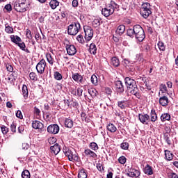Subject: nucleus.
<instances>
[{"label": "nucleus", "instance_id": "nucleus-2", "mask_svg": "<svg viewBox=\"0 0 178 178\" xmlns=\"http://www.w3.org/2000/svg\"><path fill=\"white\" fill-rule=\"evenodd\" d=\"M133 29L136 39L138 40L139 42H143L145 38V33L143 27L140 25H134Z\"/></svg>", "mask_w": 178, "mask_h": 178}, {"label": "nucleus", "instance_id": "nucleus-49", "mask_svg": "<svg viewBox=\"0 0 178 178\" xmlns=\"http://www.w3.org/2000/svg\"><path fill=\"white\" fill-rule=\"evenodd\" d=\"M158 47L160 51H165V44L163 42H159Z\"/></svg>", "mask_w": 178, "mask_h": 178}, {"label": "nucleus", "instance_id": "nucleus-55", "mask_svg": "<svg viewBox=\"0 0 178 178\" xmlns=\"http://www.w3.org/2000/svg\"><path fill=\"white\" fill-rule=\"evenodd\" d=\"M10 130L13 133H16V123L13 122L10 125Z\"/></svg>", "mask_w": 178, "mask_h": 178}, {"label": "nucleus", "instance_id": "nucleus-22", "mask_svg": "<svg viewBox=\"0 0 178 178\" xmlns=\"http://www.w3.org/2000/svg\"><path fill=\"white\" fill-rule=\"evenodd\" d=\"M124 31H126V26L122 24L118 26L115 33L116 34H118V35H122Z\"/></svg>", "mask_w": 178, "mask_h": 178}, {"label": "nucleus", "instance_id": "nucleus-8", "mask_svg": "<svg viewBox=\"0 0 178 178\" xmlns=\"http://www.w3.org/2000/svg\"><path fill=\"white\" fill-rule=\"evenodd\" d=\"M47 66V62L44 59H42L36 65V70L40 74H44L45 72V67Z\"/></svg>", "mask_w": 178, "mask_h": 178}, {"label": "nucleus", "instance_id": "nucleus-54", "mask_svg": "<svg viewBox=\"0 0 178 178\" xmlns=\"http://www.w3.org/2000/svg\"><path fill=\"white\" fill-rule=\"evenodd\" d=\"M118 105L119 108H120L121 109H124L126 108L124 106V101L118 102Z\"/></svg>", "mask_w": 178, "mask_h": 178}, {"label": "nucleus", "instance_id": "nucleus-7", "mask_svg": "<svg viewBox=\"0 0 178 178\" xmlns=\"http://www.w3.org/2000/svg\"><path fill=\"white\" fill-rule=\"evenodd\" d=\"M65 156H67L69 161L79 162V155L77 154H73V152L70 149H67L64 152Z\"/></svg>", "mask_w": 178, "mask_h": 178}, {"label": "nucleus", "instance_id": "nucleus-41", "mask_svg": "<svg viewBox=\"0 0 178 178\" xmlns=\"http://www.w3.org/2000/svg\"><path fill=\"white\" fill-rule=\"evenodd\" d=\"M88 93L90 94V95H91V97H92V98L97 97V90H95V88L89 89Z\"/></svg>", "mask_w": 178, "mask_h": 178}, {"label": "nucleus", "instance_id": "nucleus-58", "mask_svg": "<svg viewBox=\"0 0 178 178\" xmlns=\"http://www.w3.org/2000/svg\"><path fill=\"white\" fill-rule=\"evenodd\" d=\"M105 92L108 95H111V94H112V89H111L110 88H105Z\"/></svg>", "mask_w": 178, "mask_h": 178}, {"label": "nucleus", "instance_id": "nucleus-16", "mask_svg": "<svg viewBox=\"0 0 178 178\" xmlns=\"http://www.w3.org/2000/svg\"><path fill=\"white\" fill-rule=\"evenodd\" d=\"M116 91L118 92H124V86H123V83L121 81H117L115 83Z\"/></svg>", "mask_w": 178, "mask_h": 178}, {"label": "nucleus", "instance_id": "nucleus-48", "mask_svg": "<svg viewBox=\"0 0 178 178\" xmlns=\"http://www.w3.org/2000/svg\"><path fill=\"white\" fill-rule=\"evenodd\" d=\"M1 129L2 134L4 135L8 134V132L9 131V129H8V127H6V126L5 125H2L1 127Z\"/></svg>", "mask_w": 178, "mask_h": 178}, {"label": "nucleus", "instance_id": "nucleus-50", "mask_svg": "<svg viewBox=\"0 0 178 178\" xmlns=\"http://www.w3.org/2000/svg\"><path fill=\"white\" fill-rule=\"evenodd\" d=\"M76 40L78 42H80V44H84V38H83V35H79L76 37Z\"/></svg>", "mask_w": 178, "mask_h": 178}, {"label": "nucleus", "instance_id": "nucleus-51", "mask_svg": "<svg viewBox=\"0 0 178 178\" xmlns=\"http://www.w3.org/2000/svg\"><path fill=\"white\" fill-rule=\"evenodd\" d=\"M54 78L56 79V80H62V74L58 72H56L54 73Z\"/></svg>", "mask_w": 178, "mask_h": 178}, {"label": "nucleus", "instance_id": "nucleus-3", "mask_svg": "<svg viewBox=\"0 0 178 178\" xmlns=\"http://www.w3.org/2000/svg\"><path fill=\"white\" fill-rule=\"evenodd\" d=\"M151 4L148 2L143 3L140 8V15L144 19H148L149 15L152 13L151 10Z\"/></svg>", "mask_w": 178, "mask_h": 178}, {"label": "nucleus", "instance_id": "nucleus-62", "mask_svg": "<svg viewBox=\"0 0 178 178\" xmlns=\"http://www.w3.org/2000/svg\"><path fill=\"white\" fill-rule=\"evenodd\" d=\"M6 69L8 70V72H13V67L10 65H6Z\"/></svg>", "mask_w": 178, "mask_h": 178}, {"label": "nucleus", "instance_id": "nucleus-37", "mask_svg": "<svg viewBox=\"0 0 178 178\" xmlns=\"http://www.w3.org/2000/svg\"><path fill=\"white\" fill-rule=\"evenodd\" d=\"M89 148L92 149V151H98L99 149L98 145L95 142L90 143L89 145Z\"/></svg>", "mask_w": 178, "mask_h": 178}, {"label": "nucleus", "instance_id": "nucleus-40", "mask_svg": "<svg viewBox=\"0 0 178 178\" xmlns=\"http://www.w3.org/2000/svg\"><path fill=\"white\" fill-rule=\"evenodd\" d=\"M46 58L47 60V62L50 64V65H54V58H52V56L51 55V54H47L46 55Z\"/></svg>", "mask_w": 178, "mask_h": 178}, {"label": "nucleus", "instance_id": "nucleus-56", "mask_svg": "<svg viewBox=\"0 0 178 178\" xmlns=\"http://www.w3.org/2000/svg\"><path fill=\"white\" fill-rule=\"evenodd\" d=\"M16 116L19 119H23V114L22 113V111L18 110L16 113Z\"/></svg>", "mask_w": 178, "mask_h": 178}, {"label": "nucleus", "instance_id": "nucleus-31", "mask_svg": "<svg viewBox=\"0 0 178 178\" xmlns=\"http://www.w3.org/2000/svg\"><path fill=\"white\" fill-rule=\"evenodd\" d=\"M89 51L90 54H92V55H97V49L95 44L91 43L90 44Z\"/></svg>", "mask_w": 178, "mask_h": 178}, {"label": "nucleus", "instance_id": "nucleus-21", "mask_svg": "<svg viewBox=\"0 0 178 178\" xmlns=\"http://www.w3.org/2000/svg\"><path fill=\"white\" fill-rule=\"evenodd\" d=\"M164 154H165V161H173V157L175 156V154H173V153L170 152V150H165L164 151Z\"/></svg>", "mask_w": 178, "mask_h": 178}, {"label": "nucleus", "instance_id": "nucleus-20", "mask_svg": "<svg viewBox=\"0 0 178 178\" xmlns=\"http://www.w3.org/2000/svg\"><path fill=\"white\" fill-rule=\"evenodd\" d=\"M130 93L132 94V95H135V97H136L138 99H141V93L140 92V90H138V88H137V86H136L135 88H132Z\"/></svg>", "mask_w": 178, "mask_h": 178}, {"label": "nucleus", "instance_id": "nucleus-63", "mask_svg": "<svg viewBox=\"0 0 178 178\" xmlns=\"http://www.w3.org/2000/svg\"><path fill=\"white\" fill-rule=\"evenodd\" d=\"M18 131H19V133H20L22 134V133H23V131H24V127H23V126L19 127Z\"/></svg>", "mask_w": 178, "mask_h": 178}, {"label": "nucleus", "instance_id": "nucleus-12", "mask_svg": "<svg viewBox=\"0 0 178 178\" xmlns=\"http://www.w3.org/2000/svg\"><path fill=\"white\" fill-rule=\"evenodd\" d=\"M47 131L50 134H58L59 133V126L56 124H51L47 127Z\"/></svg>", "mask_w": 178, "mask_h": 178}, {"label": "nucleus", "instance_id": "nucleus-6", "mask_svg": "<svg viewBox=\"0 0 178 178\" xmlns=\"http://www.w3.org/2000/svg\"><path fill=\"white\" fill-rule=\"evenodd\" d=\"M14 8L17 12H19L20 13L26 12V10H27V4H26V0L19 1L18 3L15 5Z\"/></svg>", "mask_w": 178, "mask_h": 178}, {"label": "nucleus", "instance_id": "nucleus-13", "mask_svg": "<svg viewBox=\"0 0 178 178\" xmlns=\"http://www.w3.org/2000/svg\"><path fill=\"white\" fill-rule=\"evenodd\" d=\"M141 175V172L138 170H136L134 168H130L129 170V172H127V176L129 177H140V175Z\"/></svg>", "mask_w": 178, "mask_h": 178}, {"label": "nucleus", "instance_id": "nucleus-38", "mask_svg": "<svg viewBox=\"0 0 178 178\" xmlns=\"http://www.w3.org/2000/svg\"><path fill=\"white\" fill-rule=\"evenodd\" d=\"M164 140L168 144V145H170L172 144V142L170 141V134L166 133L164 134Z\"/></svg>", "mask_w": 178, "mask_h": 178}, {"label": "nucleus", "instance_id": "nucleus-30", "mask_svg": "<svg viewBox=\"0 0 178 178\" xmlns=\"http://www.w3.org/2000/svg\"><path fill=\"white\" fill-rule=\"evenodd\" d=\"M17 45H18L22 51H24V52H26V54H30V50L26 48V44L24 43V42H22L21 43L19 42Z\"/></svg>", "mask_w": 178, "mask_h": 178}, {"label": "nucleus", "instance_id": "nucleus-25", "mask_svg": "<svg viewBox=\"0 0 178 178\" xmlns=\"http://www.w3.org/2000/svg\"><path fill=\"white\" fill-rule=\"evenodd\" d=\"M111 65L114 66V67H118L120 65V61L117 57H113L111 60Z\"/></svg>", "mask_w": 178, "mask_h": 178}, {"label": "nucleus", "instance_id": "nucleus-52", "mask_svg": "<svg viewBox=\"0 0 178 178\" xmlns=\"http://www.w3.org/2000/svg\"><path fill=\"white\" fill-rule=\"evenodd\" d=\"M48 141L49 144H50V145H52L53 144H55V143H56V138L51 137L48 139Z\"/></svg>", "mask_w": 178, "mask_h": 178}, {"label": "nucleus", "instance_id": "nucleus-24", "mask_svg": "<svg viewBox=\"0 0 178 178\" xmlns=\"http://www.w3.org/2000/svg\"><path fill=\"white\" fill-rule=\"evenodd\" d=\"M102 23V19H101V18H96L92 22V27H95V29H97V27H99L101 26Z\"/></svg>", "mask_w": 178, "mask_h": 178}, {"label": "nucleus", "instance_id": "nucleus-23", "mask_svg": "<svg viewBox=\"0 0 178 178\" xmlns=\"http://www.w3.org/2000/svg\"><path fill=\"white\" fill-rule=\"evenodd\" d=\"M84 154L86 156H90V158H97V154L90 149H85Z\"/></svg>", "mask_w": 178, "mask_h": 178}, {"label": "nucleus", "instance_id": "nucleus-57", "mask_svg": "<svg viewBox=\"0 0 178 178\" xmlns=\"http://www.w3.org/2000/svg\"><path fill=\"white\" fill-rule=\"evenodd\" d=\"M76 91L78 97H81V95H83V89L78 88Z\"/></svg>", "mask_w": 178, "mask_h": 178}, {"label": "nucleus", "instance_id": "nucleus-43", "mask_svg": "<svg viewBox=\"0 0 178 178\" xmlns=\"http://www.w3.org/2000/svg\"><path fill=\"white\" fill-rule=\"evenodd\" d=\"M127 161V159H126V157L124 156H121L120 157H119L118 159V162L119 163H120L121 165H124V163H126V161Z\"/></svg>", "mask_w": 178, "mask_h": 178}, {"label": "nucleus", "instance_id": "nucleus-35", "mask_svg": "<svg viewBox=\"0 0 178 178\" xmlns=\"http://www.w3.org/2000/svg\"><path fill=\"white\" fill-rule=\"evenodd\" d=\"M161 120L162 122H166V120H170V115L169 113H163L161 115Z\"/></svg>", "mask_w": 178, "mask_h": 178}, {"label": "nucleus", "instance_id": "nucleus-5", "mask_svg": "<svg viewBox=\"0 0 178 178\" xmlns=\"http://www.w3.org/2000/svg\"><path fill=\"white\" fill-rule=\"evenodd\" d=\"M83 30L86 42L91 41V40H92V37H94V30H92V28L90 26L86 25L83 26Z\"/></svg>", "mask_w": 178, "mask_h": 178}, {"label": "nucleus", "instance_id": "nucleus-17", "mask_svg": "<svg viewBox=\"0 0 178 178\" xmlns=\"http://www.w3.org/2000/svg\"><path fill=\"white\" fill-rule=\"evenodd\" d=\"M51 152L53 155H58L60 152V146L56 143L54 146L50 147Z\"/></svg>", "mask_w": 178, "mask_h": 178}, {"label": "nucleus", "instance_id": "nucleus-33", "mask_svg": "<svg viewBox=\"0 0 178 178\" xmlns=\"http://www.w3.org/2000/svg\"><path fill=\"white\" fill-rule=\"evenodd\" d=\"M49 6L52 9H56L59 6V1L58 0H51Z\"/></svg>", "mask_w": 178, "mask_h": 178}, {"label": "nucleus", "instance_id": "nucleus-60", "mask_svg": "<svg viewBox=\"0 0 178 178\" xmlns=\"http://www.w3.org/2000/svg\"><path fill=\"white\" fill-rule=\"evenodd\" d=\"M72 6L73 8H77V6H79V1L77 0H73Z\"/></svg>", "mask_w": 178, "mask_h": 178}, {"label": "nucleus", "instance_id": "nucleus-1", "mask_svg": "<svg viewBox=\"0 0 178 178\" xmlns=\"http://www.w3.org/2000/svg\"><path fill=\"white\" fill-rule=\"evenodd\" d=\"M116 8H118V4L115 1H111L106 8L102 10V14L103 16H105V17H109L111 15H113Z\"/></svg>", "mask_w": 178, "mask_h": 178}, {"label": "nucleus", "instance_id": "nucleus-53", "mask_svg": "<svg viewBox=\"0 0 178 178\" xmlns=\"http://www.w3.org/2000/svg\"><path fill=\"white\" fill-rule=\"evenodd\" d=\"M26 35L29 40H31L33 38V35H31V31L30 29H26Z\"/></svg>", "mask_w": 178, "mask_h": 178}, {"label": "nucleus", "instance_id": "nucleus-14", "mask_svg": "<svg viewBox=\"0 0 178 178\" xmlns=\"http://www.w3.org/2000/svg\"><path fill=\"white\" fill-rule=\"evenodd\" d=\"M32 127L35 130H40V131H42V129H44V124H42V122L40 121L34 120L32 122Z\"/></svg>", "mask_w": 178, "mask_h": 178}, {"label": "nucleus", "instance_id": "nucleus-42", "mask_svg": "<svg viewBox=\"0 0 178 178\" xmlns=\"http://www.w3.org/2000/svg\"><path fill=\"white\" fill-rule=\"evenodd\" d=\"M29 78L33 81H37V80H38V78H37V74L35 72H31L29 74Z\"/></svg>", "mask_w": 178, "mask_h": 178}, {"label": "nucleus", "instance_id": "nucleus-26", "mask_svg": "<svg viewBox=\"0 0 178 178\" xmlns=\"http://www.w3.org/2000/svg\"><path fill=\"white\" fill-rule=\"evenodd\" d=\"M22 92L24 99H27V98H29V89L27 88V86L23 85Z\"/></svg>", "mask_w": 178, "mask_h": 178}, {"label": "nucleus", "instance_id": "nucleus-18", "mask_svg": "<svg viewBox=\"0 0 178 178\" xmlns=\"http://www.w3.org/2000/svg\"><path fill=\"white\" fill-rule=\"evenodd\" d=\"M143 172L147 176H151L152 175H154V170H152V167H151V165H149V164H147L145 166V168H143Z\"/></svg>", "mask_w": 178, "mask_h": 178}, {"label": "nucleus", "instance_id": "nucleus-9", "mask_svg": "<svg viewBox=\"0 0 178 178\" xmlns=\"http://www.w3.org/2000/svg\"><path fill=\"white\" fill-rule=\"evenodd\" d=\"M67 54L70 55V56H73V55H76L77 54V49H76V47L73 44H67L65 45Z\"/></svg>", "mask_w": 178, "mask_h": 178}, {"label": "nucleus", "instance_id": "nucleus-27", "mask_svg": "<svg viewBox=\"0 0 178 178\" xmlns=\"http://www.w3.org/2000/svg\"><path fill=\"white\" fill-rule=\"evenodd\" d=\"M10 40L12 42H14V44H16L17 45L19 43L22 42V38L17 35H12L10 36Z\"/></svg>", "mask_w": 178, "mask_h": 178}, {"label": "nucleus", "instance_id": "nucleus-28", "mask_svg": "<svg viewBox=\"0 0 178 178\" xmlns=\"http://www.w3.org/2000/svg\"><path fill=\"white\" fill-rule=\"evenodd\" d=\"M106 129L108 131H110V133H116V131L118 130V128H116V126H115V124L112 123H109L107 125Z\"/></svg>", "mask_w": 178, "mask_h": 178}, {"label": "nucleus", "instance_id": "nucleus-45", "mask_svg": "<svg viewBox=\"0 0 178 178\" xmlns=\"http://www.w3.org/2000/svg\"><path fill=\"white\" fill-rule=\"evenodd\" d=\"M160 91L162 92V94H165V92H167L168 88L166 87V85L165 84L160 85Z\"/></svg>", "mask_w": 178, "mask_h": 178}, {"label": "nucleus", "instance_id": "nucleus-47", "mask_svg": "<svg viewBox=\"0 0 178 178\" xmlns=\"http://www.w3.org/2000/svg\"><path fill=\"white\" fill-rule=\"evenodd\" d=\"M120 147L122 149L127 150L129 149V143L123 142L122 143H121Z\"/></svg>", "mask_w": 178, "mask_h": 178}, {"label": "nucleus", "instance_id": "nucleus-32", "mask_svg": "<svg viewBox=\"0 0 178 178\" xmlns=\"http://www.w3.org/2000/svg\"><path fill=\"white\" fill-rule=\"evenodd\" d=\"M65 126L68 129H72V127H73V120L70 118H66L65 120Z\"/></svg>", "mask_w": 178, "mask_h": 178}, {"label": "nucleus", "instance_id": "nucleus-36", "mask_svg": "<svg viewBox=\"0 0 178 178\" xmlns=\"http://www.w3.org/2000/svg\"><path fill=\"white\" fill-rule=\"evenodd\" d=\"M78 177L87 178V172L84 169H81L78 174Z\"/></svg>", "mask_w": 178, "mask_h": 178}, {"label": "nucleus", "instance_id": "nucleus-10", "mask_svg": "<svg viewBox=\"0 0 178 178\" xmlns=\"http://www.w3.org/2000/svg\"><path fill=\"white\" fill-rule=\"evenodd\" d=\"M138 120L143 124H148V122L150 120L149 115L145 113L138 114Z\"/></svg>", "mask_w": 178, "mask_h": 178}, {"label": "nucleus", "instance_id": "nucleus-64", "mask_svg": "<svg viewBox=\"0 0 178 178\" xmlns=\"http://www.w3.org/2000/svg\"><path fill=\"white\" fill-rule=\"evenodd\" d=\"M169 176H170V177H171V178H178L177 175H176V173H174V172L170 173V174L169 175Z\"/></svg>", "mask_w": 178, "mask_h": 178}, {"label": "nucleus", "instance_id": "nucleus-4", "mask_svg": "<svg viewBox=\"0 0 178 178\" xmlns=\"http://www.w3.org/2000/svg\"><path fill=\"white\" fill-rule=\"evenodd\" d=\"M81 26L79 22H74L69 25L67 29V33L70 35H76V34L80 31Z\"/></svg>", "mask_w": 178, "mask_h": 178}, {"label": "nucleus", "instance_id": "nucleus-46", "mask_svg": "<svg viewBox=\"0 0 178 178\" xmlns=\"http://www.w3.org/2000/svg\"><path fill=\"white\" fill-rule=\"evenodd\" d=\"M5 31L8 33V34H12L13 33V28L9 25H6Z\"/></svg>", "mask_w": 178, "mask_h": 178}, {"label": "nucleus", "instance_id": "nucleus-15", "mask_svg": "<svg viewBox=\"0 0 178 178\" xmlns=\"http://www.w3.org/2000/svg\"><path fill=\"white\" fill-rule=\"evenodd\" d=\"M72 79L76 83H80L81 84H84V79L83 78V76H81L79 73L73 74Z\"/></svg>", "mask_w": 178, "mask_h": 178}, {"label": "nucleus", "instance_id": "nucleus-61", "mask_svg": "<svg viewBox=\"0 0 178 178\" xmlns=\"http://www.w3.org/2000/svg\"><path fill=\"white\" fill-rule=\"evenodd\" d=\"M5 9L8 10V12H10V10H12V6L10 4H7L5 6Z\"/></svg>", "mask_w": 178, "mask_h": 178}, {"label": "nucleus", "instance_id": "nucleus-11", "mask_svg": "<svg viewBox=\"0 0 178 178\" xmlns=\"http://www.w3.org/2000/svg\"><path fill=\"white\" fill-rule=\"evenodd\" d=\"M124 81L127 88H134L137 87V83H136L135 80L130 77H126L124 79Z\"/></svg>", "mask_w": 178, "mask_h": 178}, {"label": "nucleus", "instance_id": "nucleus-29", "mask_svg": "<svg viewBox=\"0 0 178 178\" xmlns=\"http://www.w3.org/2000/svg\"><path fill=\"white\" fill-rule=\"evenodd\" d=\"M149 118L151 122H155L156 120H158V115H156V112H155V110H151Z\"/></svg>", "mask_w": 178, "mask_h": 178}, {"label": "nucleus", "instance_id": "nucleus-44", "mask_svg": "<svg viewBox=\"0 0 178 178\" xmlns=\"http://www.w3.org/2000/svg\"><path fill=\"white\" fill-rule=\"evenodd\" d=\"M127 34L129 37H131V38H133L134 37V29H129L127 31Z\"/></svg>", "mask_w": 178, "mask_h": 178}, {"label": "nucleus", "instance_id": "nucleus-19", "mask_svg": "<svg viewBox=\"0 0 178 178\" xmlns=\"http://www.w3.org/2000/svg\"><path fill=\"white\" fill-rule=\"evenodd\" d=\"M159 102L161 106H168L169 105V99L166 96L161 97Z\"/></svg>", "mask_w": 178, "mask_h": 178}, {"label": "nucleus", "instance_id": "nucleus-39", "mask_svg": "<svg viewBox=\"0 0 178 178\" xmlns=\"http://www.w3.org/2000/svg\"><path fill=\"white\" fill-rule=\"evenodd\" d=\"M22 178H30L31 177L30 172L29 171V170H25L22 172Z\"/></svg>", "mask_w": 178, "mask_h": 178}, {"label": "nucleus", "instance_id": "nucleus-59", "mask_svg": "<svg viewBox=\"0 0 178 178\" xmlns=\"http://www.w3.org/2000/svg\"><path fill=\"white\" fill-rule=\"evenodd\" d=\"M22 149H27L28 148H30V145L28 143H22Z\"/></svg>", "mask_w": 178, "mask_h": 178}, {"label": "nucleus", "instance_id": "nucleus-34", "mask_svg": "<svg viewBox=\"0 0 178 178\" xmlns=\"http://www.w3.org/2000/svg\"><path fill=\"white\" fill-rule=\"evenodd\" d=\"M90 81L93 86H98V77L95 74L91 76Z\"/></svg>", "mask_w": 178, "mask_h": 178}]
</instances>
